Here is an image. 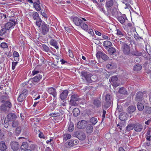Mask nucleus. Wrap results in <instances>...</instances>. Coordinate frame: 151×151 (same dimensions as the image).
Segmentation results:
<instances>
[{
    "mask_svg": "<svg viewBox=\"0 0 151 151\" xmlns=\"http://www.w3.org/2000/svg\"><path fill=\"white\" fill-rule=\"evenodd\" d=\"M73 142L72 141V139L67 141L65 144V147L67 148H70L73 147Z\"/></svg>",
    "mask_w": 151,
    "mask_h": 151,
    "instance_id": "nucleus-24",
    "label": "nucleus"
},
{
    "mask_svg": "<svg viewBox=\"0 0 151 151\" xmlns=\"http://www.w3.org/2000/svg\"><path fill=\"white\" fill-rule=\"evenodd\" d=\"M81 100L77 94H74L71 96L69 104L72 106H77L78 105V101Z\"/></svg>",
    "mask_w": 151,
    "mask_h": 151,
    "instance_id": "nucleus-3",
    "label": "nucleus"
},
{
    "mask_svg": "<svg viewBox=\"0 0 151 151\" xmlns=\"http://www.w3.org/2000/svg\"><path fill=\"white\" fill-rule=\"evenodd\" d=\"M87 122L85 120H82L78 123L77 125V127L80 129H84L87 125Z\"/></svg>",
    "mask_w": 151,
    "mask_h": 151,
    "instance_id": "nucleus-12",
    "label": "nucleus"
},
{
    "mask_svg": "<svg viewBox=\"0 0 151 151\" xmlns=\"http://www.w3.org/2000/svg\"><path fill=\"white\" fill-rule=\"evenodd\" d=\"M68 92L67 90H63L60 94V97L62 100L65 99L67 97Z\"/></svg>",
    "mask_w": 151,
    "mask_h": 151,
    "instance_id": "nucleus-16",
    "label": "nucleus"
},
{
    "mask_svg": "<svg viewBox=\"0 0 151 151\" xmlns=\"http://www.w3.org/2000/svg\"><path fill=\"white\" fill-rule=\"evenodd\" d=\"M113 99L112 97L108 93L105 96V101L104 106L107 108L109 107L111 105V102Z\"/></svg>",
    "mask_w": 151,
    "mask_h": 151,
    "instance_id": "nucleus-7",
    "label": "nucleus"
},
{
    "mask_svg": "<svg viewBox=\"0 0 151 151\" xmlns=\"http://www.w3.org/2000/svg\"><path fill=\"white\" fill-rule=\"evenodd\" d=\"M5 119H6L5 118L4 125L5 128H7L8 127L9 125L8 121L7 120H6Z\"/></svg>",
    "mask_w": 151,
    "mask_h": 151,
    "instance_id": "nucleus-62",
    "label": "nucleus"
},
{
    "mask_svg": "<svg viewBox=\"0 0 151 151\" xmlns=\"http://www.w3.org/2000/svg\"><path fill=\"white\" fill-rule=\"evenodd\" d=\"M48 92L50 94L53 96L54 98L57 96V93L56 89L52 87L49 88L48 89Z\"/></svg>",
    "mask_w": 151,
    "mask_h": 151,
    "instance_id": "nucleus-17",
    "label": "nucleus"
},
{
    "mask_svg": "<svg viewBox=\"0 0 151 151\" xmlns=\"http://www.w3.org/2000/svg\"><path fill=\"white\" fill-rule=\"evenodd\" d=\"M74 130L73 124L72 123H70L68 128V131L70 132H72Z\"/></svg>",
    "mask_w": 151,
    "mask_h": 151,
    "instance_id": "nucleus-49",
    "label": "nucleus"
},
{
    "mask_svg": "<svg viewBox=\"0 0 151 151\" xmlns=\"http://www.w3.org/2000/svg\"><path fill=\"white\" fill-rule=\"evenodd\" d=\"M37 146L36 145L34 144H31L29 146L30 149L32 151H34L37 149Z\"/></svg>",
    "mask_w": 151,
    "mask_h": 151,
    "instance_id": "nucleus-45",
    "label": "nucleus"
},
{
    "mask_svg": "<svg viewBox=\"0 0 151 151\" xmlns=\"http://www.w3.org/2000/svg\"><path fill=\"white\" fill-rule=\"evenodd\" d=\"M118 80V78L116 76H113L111 77L109 79L110 82L113 83V85L114 86L116 87L119 86V84L116 83L115 82Z\"/></svg>",
    "mask_w": 151,
    "mask_h": 151,
    "instance_id": "nucleus-15",
    "label": "nucleus"
},
{
    "mask_svg": "<svg viewBox=\"0 0 151 151\" xmlns=\"http://www.w3.org/2000/svg\"><path fill=\"white\" fill-rule=\"evenodd\" d=\"M42 46L44 51L48 52H51V50L49 47L45 44H42Z\"/></svg>",
    "mask_w": 151,
    "mask_h": 151,
    "instance_id": "nucleus-42",
    "label": "nucleus"
},
{
    "mask_svg": "<svg viewBox=\"0 0 151 151\" xmlns=\"http://www.w3.org/2000/svg\"><path fill=\"white\" fill-rule=\"evenodd\" d=\"M137 108L139 111H142L144 109L143 105L141 103L138 102L137 105Z\"/></svg>",
    "mask_w": 151,
    "mask_h": 151,
    "instance_id": "nucleus-43",
    "label": "nucleus"
},
{
    "mask_svg": "<svg viewBox=\"0 0 151 151\" xmlns=\"http://www.w3.org/2000/svg\"><path fill=\"white\" fill-rule=\"evenodd\" d=\"M73 136L81 140H84L86 137V134L84 132L80 130L74 131L73 133Z\"/></svg>",
    "mask_w": 151,
    "mask_h": 151,
    "instance_id": "nucleus-4",
    "label": "nucleus"
},
{
    "mask_svg": "<svg viewBox=\"0 0 151 151\" xmlns=\"http://www.w3.org/2000/svg\"><path fill=\"white\" fill-rule=\"evenodd\" d=\"M102 55L101 58L103 60L106 61L108 59L109 57L106 54L102 52Z\"/></svg>",
    "mask_w": 151,
    "mask_h": 151,
    "instance_id": "nucleus-54",
    "label": "nucleus"
},
{
    "mask_svg": "<svg viewBox=\"0 0 151 151\" xmlns=\"http://www.w3.org/2000/svg\"><path fill=\"white\" fill-rule=\"evenodd\" d=\"M0 101L2 104H7L9 107H11L12 104L9 101V97L6 92L0 96Z\"/></svg>",
    "mask_w": 151,
    "mask_h": 151,
    "instance_id": "nucleus-2",
    "label": "nucleus"
},
{
    "mask_svg": "<svg viewBox=\"0 0 151 151\" xmlns=\"http://www.w3.org/2000/svg\"><path fill=\"white\" fill-rule=\"evenodd\" d=\"M10 145L11 148L14 151H17L19 149V146L18 143L14 141L11 142Z\"/></svg>",
    "mask_w": 151,
    "mask_h": 151,
    "instance_id": "nucleus-13",
    "label": "nucleus"
},
{
    "mask_svg": "<svg viewBox=\"0 0 151 151\" xmlns=\"http://www.w3.org/2000/svg\"><path fill=\"white\" fill-rule=\"evenodd\" d=\"M108 51L109 54L113 55L116 52V49L114 47H111L108 49Z\"/></svg>",
    "mask_w": 151,
    "mask_h": 151,
    "instance_id": "nucleus-39",
    "label": "nucleus"
},
{
    "mask_svg": "<svg viewBox=\"0 0 151 151\" xmlns=\"http://www.w3.org/2000/svg\"><path fill=\"white\" fill-rule=\"evenodd\" d=\"M0 46L1 47L3 48H7L8 47V46L7 44L5 42H2Z\"/></svg>",
    "mask_w": 151,
    "mask_h": 151,
    "instance_id": "nucleus-58",
    "label": "nucleus"
},
{
    "mask_svg": "<svg viewBox=\"0 0 151 151\" xmlns=\"http://www.w3.org/2000/svg\"><path fill=\"white\" fill-rule=\"evenodd\" d=\"M93 131V126L91 124H89L86 128V132L87 134H90L92 133Z\"/></svg>",
    "mask_w": 151,
    "mask_h": 151,
    "instance_id": "nucleus-22",
    "label": "nucleus"
},
{
    "mask_svg": "<svg viewBox=\"0 0 151 151\" xmlns=\"http://www.w3.org/2000/svg\"><path fill=\"white\" fill-rule=\"evenodd\" d=\"M41 14L46 19L48 17L45 12V11L44 9H42V10L40 11Z\"/></svg>",
    "mask_w": 151,
    "mask_h": 151,
    "instance_id": "nucleus-51",
    "label": "nucleus"
},
{
    "mask_svg": "<svg viewBox=\"0 0 151 151\" xmlns=\"http://www.w3.org/2000/svg\"><path fill=\"white\" fill-rule=\"evenodd\" d=\"M28 145L27 142H23L20 147V149L22 150H25L27 149Z\"/></svg>",
    "mask_w": 151,
    "mask_h": 151,
    "instance_id": "nucleus-38",
    "label": "nucleus"
},
{
    "mask_svg": "<svg viewBox=\"0 0 151 151\" xmlns=\"http://www.w3.org/2000/svg\"><path fill=\"white\" fill-rule=\"evenodd\" d=\"M118 92L119 93L123 94L125 95L128 94L127 91L123 87L120 88Z\"/></svg>",
    "mask_w": 151,
    "mask_h": 151,
    "instance_id": "nucleus-34",
    "label": "nucleus"
},
{
    "mask_svg": "<svg viewBox=\"0 0 151 151\" xmlns=\"http://www.w3.org/2000/svg\"><path fill=\"white\" fill-rule=\"evenodd\" d=\"M142 68V66L139 64H137L134 66V70L135 71H138L140 70Z\"/></svg>",
    "mask_w": 151,
    "mask_h": 151,
    "instance_id": "nucleus-41",
    "label": "nucleus"
},
{
    "mask_svg": "<svg viewBox=\"0 0 151 151\" xmlns=\"http://www.w3.org/2000/svg\"><path fill=\"white\" fill-rule=\"evenodd\" d=\"M62 114L61 112L59 111V112H57V113H51L50 114V115L54 117L59 116H60V118H61V120L63 118V115Z\"/></svg>",
    "mask_w": 151,
    "mask_h": 151,
    "instance_id": "nucleus-26",
    "label": "nucleus"
},
{
    "mask_svg": "<svg viewBox=\"0 0 151 151\" xmlns=\"http://www.w3.org/2000/svg\"><path fill=\"white\" fill-rule=\"evenodd\" d=\"M90 122L93 125L95 124L97 122V119L95 117L91 118L90 120Z\"/></svg>",
    "mask_w": 151,
    "mask_h": 151,
    "instance_id": "nucleus-48",
    "label": "nucleus"
},
{
    "mask_svg": "<svg viewBox=\"0 0 151 151\" xmlns=\"http://www.w3.org/2000/svg\"><path fill=\"white\" fill-rule=\"evenodd\" d=\"M125 113H122L119 116V118L122 121L126 120L127 119V117Z\"/></svg>",
    "mask_w": 151,
    "mask_h": 151,
    "instance_id": "nucleus-25",
    "label": "nucleus"
},
{
    "mask_svg": "<svg viewBox=\"0 0 151 151\" xmlns=\"http://www.w3.org/2000/svg\"><path fill=\"white\" fill-rule=\"evenodd\" d=\"M135 127V124L134 123L129 124L126 127V129L127 131H129L134 129Z\"/></svg>",
    "mask_w": 151,
    "mask_h": 151,
    "instance_id": "nucleus-27",
    "label": "nucleus"
},
{
    "mask_svg": "<svg viewBox=\"0 0 151 151\" xmlns=\"http://www.w3.org/2000/svg\"><path fill=\"white\" fill-rule=\"evenodd\" d=\"M151 132V129L150 128H149L148 130H147V133L146 134V139L147 140H151L150 138L151 135H150V133Z\"/></svg>",
    "mask_w": 151,
    "mask_h": 151,
    "instance_id": "nucleus-32",
    "label": "nucleus"
},
{
    "mask_svg": "<svg viewBox=\"0 0 151 151\" xmlns=\"http://www.w3.org/2000/svg\"><path fill=\"white\" fill-rule=\"evenodd\" d=\"M124 32L122 30H120L119 29H117V35L123 36L124 35Z\"/></svg>",
    "mask_w": 151,
    "mask_h": 151,
    "instance_id": "nucleus-53",
    "label": "nucleus"
},
{
    "mask_svg": "<svg viewBox=\"0 0 151 151\" xmlns=\"http://www.w3.org/2000/svg\"><path fill=\"white\" fill-rule=\"evenodd\" d=\"M18 122L17 121H13L12 122V126L13 127H17L18 125Z\"/></svg>",
    "mask_w": 151,
    "mask_h": 151,
    "instance_id": "nucleus-56",
    "label": "nucleus"
},
{
    "mask_svg": "<svg viewBox=\"0 0 151 151\" xmlns=\"http://www.w3.org/2000/svg\"><path fill=\"white\" fill-rule=\"evenodd\" d=\"M80 111L78 108H76L73 111V115L75 116H78L80 114Z\"/></svg>",
    "mask_w": 151,
    "mask_h": 151,
    "instance_id": "nucleus-35",
    "label": "nucleus"
},
{
    "mask_svg": "<svg viewBox=\"0 0 151 151\" xmlns=\"http://www.w3.org/2000/svg\"><path fill=\"white\" fill-rule=\"evenodd\" d=\"M134 38L138 42H142L144 40L143 38L139 36L138 34L137 35L134 34Z\"/></svg>",
    "mask_w": 151,
    "mask_h": 151,
    "instance_id": "nucleus-36",
    "label": "nucleus"
},
{
    "mask_svg": "<svg viewBox=\"0 0 151 151\" xmlns=\"http://www.w3.org/2000/svg\"><path fill=\"white\" fill-rule=\"evenodd\" d=\"M28 91L26 89L23 90L18 98L17 100L19 102L23 101L28 94Z\"/></svg>",
    "mask_w": 151,
    "mask_h": 151,
    "instance_id": "nucleus-9",
    "label": "nucleus"
},
{
    "mask_svg": "<svg viewBox=\"0 0 151 151\" xmlns=\"http://www.w3.org/2000/svg\"><path fill=\"white\" fill-rule=\"evenodd\" d=\"M18 63L17 62H12V69L13 70H14L15 68V67L16 65H17V64Z\"/></svg>",
    "mask_w": 151,
    "mask_h": 151,
    "instance_id": "nucleus-63",
    "label": "nucleus"
},
{
    "mask_svg": "<svg viewBox=\"0 0 151 151\" xmlns=\"http://www.w3.org/2000/svg\"><path fill=\"white\" fill-rule=\"evenodd\" d=\"M121 48L124 55H128L130 54L131 52L130 46L126 43L122 42Z\"/></svg>",
    "mask_w": 151,
    "mask_h": 151,
    "instance_id": "nucleus-5",
    "label": "nucleus"
},
{
    "mask_svg": "<svg viewBox=\"0 0 151 151\" xmlns=\"http://www.w3.org/2000/svg\"><path fill=\"white\" fill-rule=\"evenodd\" d=\"M10 21L11 22H8L5 25L4 27L7 30L9 29L10 28L13 27L16 24V22L14 20H10Z\"/></svg>",
    "mask_w": 151,
    "mask_h": 151,
    "instance_id": "nucleus-11",
    "label": "nucleus"
},
{
    "mask_svg": "<svg viewBox=\"0 0 151 151\" xmlns=\"http://www.w3.org/2000/svg\"><path fill=\"white\" fill-rule=\"evenodd\" d=\"M42 78V75L40 74L39 75L35 76L32 78V80L34 82H38Z\"/></svg>",
    "mask_w": 151,
    "mask_h": 151,
    "instance_id": "nucleus-33",
    "label": "nucleus"
},
{
    "mask_svg": "<svg viewBox=\"0 0 151 151\" xmlns=\"http://www.w3.org/2000/svg\"><path fill=\"white\" fill-rule=\"evenodd\" d=\"M111 43L109 41H105L104 43V46L107 47L111 46Z\"/></svg>",
    "mask_w": 151,
    "mask_h": 151,
    "instance_id": "nucleus-47",
    "label": "nucleus"
},
{
    "mask_svg": "<svg viewBox=\"0 0 151 151\" xmlns=\"http://www.w3.org/2000/svg\"><path fill=\"white\" fill-rule=\"evenodd\" d=\"M143 113L144 114H150L151 113V107L149 106H145L143 111Z\"/></svg>",
    "mask_w": 151,
    "mask_h": 151,
    "instance_id": "nucleus-29",
    "label": "nucleus"
},
{
    "mask_svg": "<svg viewBox=\"0 0 151 151\" xmlns=\"http://www.w3.org/2000/svg\"><path fill=\"white\" fill-rule=\"evenodd\" d=\"M21 128L20 127H18L16 129L15 134L16 135H19L21 133Z\"/></svg>",
    "mask_w": 151,
    "mask_h": 151,
    "instance_id": "nucleus-55",
    "label": "nucleus"
},
{
    "mask_svg": "<svg viewBox=\"0 0 151 151\" xmlns=\"http://www.w3.org/2000/svg\"><path fill=\"white\" fill-rule=\"evenodd\" d=\"M16 118V115L13 113H9L7 115V118L9 121H14Z\"/></svg>",
    "mask_w": 151,
    "mask_h": 151,
    "instance_id": "nucleus-19",
    "label": "nucleus"
},
{
    "mask_svg": "<svg viewBox=\"0 0 151 151\" xmlns=\"http://www.w3.org/2000/svg\"><path fill=\"white\" fill-rule=\"evenodd\" d=\"M144 93H143L142 91H139L137 92L135 95V100L137 101H142L144 97H147L146 94L145 95Z\"/></svg>",
    "mask_w": 151,
    "mask_h": 151,
    "instance_id": "nucleus-8",
    "label": "nucleus"
},
{
    "mask_svg": "<svg viewBox=\"0 0 151 151\" xmlns=\"http://www.w3.org/2000/svg\"><path fill=\"white\" fill-rule=\"evenodd\" d=\"M143 128V125L139 123L135 124L134 130L137 132H139L142 131Z\"/></svg>",
    "mask_w": 151,
    "mask_h": 151,
    "instance_id": "nucleus-14",
    "label": "nucleus"
},
{
    "mask_svg": "<svg viewBox=\"0 0 151 151\" xmlns=\"http://www.w3.org/2000/svg\"><path fill=\"white\" fill-rule=\"evenodd\" d=\"M81 74L82 76V78L83 80H86L87 83L90 82L91 73L85 71L82 72Z\"/></svg>",
    "mask_w": 151,
    "mask_h": 151,
    "instance_id": "nucleus-6",
    "label": "nucleus"
},
{
    "mask_svg": "<svg viewBox=\"0 0 151 151\" xmlns=\"http://www.w3.org/2000/svg\"><path fill=\"white\" fill-rule=\"evenodd\" d=\"M117 19L120 23L122 24L124 23L125 22V19L124 17L122 16L118 17Z\"/></svg>",
    "mask_w": 151,
    "mask_h": 151,
    "instance_id": "nucleus-50",
    "label": "nucleus"
},
{
    "mask_svg": "<svg viewBox=\"0 0 151 151\" xmlns=\"http://www.w3.org/2000/svg\"><path fill=\"white\" fill-rule=\"evenodd\" d=\"M131 53L133 55H134L137 56H141L142 55L141 52H139L138 50H134L132 51L131 52Z\"/></svg>",
    "mask_w": 151,
    "mask_h": 151,
    "instance_id": "nucleus-28",
    "label": "nucleus"
},
{
    "mask_svg": "<svg viewBox=\"0 0 151 151\" xmlns=\"http://www.w3.org/2000/svg\"><path fill=\"white\" fill-rule=\"evenodd\" d=\"M32 17L34 20L36 21L39 20V19L40 18L39 16V14L37 12H35L33 13Z\"/></svg>",
    "mask_w": 151,
    "mask_h": 151,
    "instance_id": "nucleus-40",
    "label": "nucleus"
},
{
    "mask_svg": "<svg viewBox=\"0 0 151 151\" xmlns=\"http://www.w3.org/2000/svg\"><path fill=\"white\" fill-rule=\"evenodd\" d=\"M50 43L51 45L54 46L56 49H58V47L57 45L58 43L55 40L53 39L51 40H50Z\"/></svg>",
    "mask_w": 151,
    "mask_h": 151,
    "instance_id": "nucleus-37",
    "label": "nucleus"
},
{
    "mask_svg": "<svg viewBox=\"0 0 151 151\" xmlns=\"http://www.w3.org/2000/svg\"><path fill=\"white\" fill-rule=\"evenodd\" d=\"M42 22V20L40 18L39 19V20L37 21L36 22V25L37 26L39 27H40Z\"/></svg>",
    "mask_w": 151,
    "mask_h": 151,
    "instance_id": "nucleus-59",
    "label": "nucleus"
},
{
    "mask_svg": "<svg viewBox=\"0 0 151 151\" xmlns=\"http://www.w3.org/2000/svg\"><path fill=\"white\" fill-rule=\"evenodd\" d=\"M73 21L77 26H81L84 30L87 31L88 29V25L84 22L82 20L78 17H76L73 18Z\"/></svg>",
    "mask_w": 151,
    "mask_h": 151,
    "instance_id": "nucleus-1",
    "label": "nucleus"
},
{
    "mask_svg": "<svg viewBox=\"0 0 151 151\" xmlns=\"http://www.w3.org/2000/svg\"><path fill=\"white\" fill-rule=\"evenodd\" d=\"M72 141L73 142V146H74V145H76L78 144L79 143V141L78 139H75L74 140L72 139Z\"/></svg>",
    "mask_w": 151,
    "mask_h": 151,
    "instance_id": "nucleus-64",
    "label": "nucleus"
},
{
    "mask_svg": "<svg viewBox=\"0 0 151 151\" xmlns=\"http://www.w3.org/2000/svg\"><path fill=\"white\" fill-rule=\"evenodd\" d=\"M7 107L10 108L11 107H8L7 104H2L0 106V110L4 111H5L7 110Z\"/></svg>",
    "mask_w": 151,
    "mask_h": 151,
    "instance_id": "nucleus-31",
    "label": "nucleus"
},
{
    "mask_svg": "<svg viewBox=\"0 0 151 151\" xmlns=\"http://www.w3.org/2000/svg\"><path fill=\"white\" fill-rule=\"evenodd\" d=\"M7 148L5 143L4 141L0 142V150L2 151H6Z\"/></svg>",
    "mask_w": 151,
    "mask_h": 151,
    "instance_id": "nucleus-20",
    "label": "nucleus"
},
{
    "mask_svg": "<svg viewBox=\"0 0 151 151\" xmlns=\"http://www.w3.org/2000/svg\"><path fill=\"white\" fill-rule=\"evenodd\" d=\"M102 54V52L101 51H99L97 52L96 55V57L98 58H101Z\"/></svg>",
    "mask_w": 151,
    "mask_h": 151,
    "instance_id": "nucleus-60",
    "label": "nucleus"
},
{
    "mask_svg": "<svg viewBox=\"0 0 151 151\" xmlns=\"http://www.w3.org/2000/svg\"><path fill=\"white\" fill-rule=\"evenodd\" d=\"M49 31V26L43 22L41 25V33L45 35Z\"/></svg>",
    "mask_w": 151,
    "mask_h": 151,
    "instance_id": "nucleus-10",
    "label": "nucleus"
},
{
    "mask_svg": "<svg viewBox=\"0 0 151 151\" xmlns=\"http://www.w3.org/2000/svg\"><path fill=\"white\" fill-rule=\"evenodd\" d=\"M97 79V76L95 75H91V80L90 83H91L92 81H95Z\"/></svg>",
    "mask_w": 151,
    "mask_h": 151,
    "instance_id": "nucleus-46",
    "label": "nucleus"
},
{
    "mask_svg": "<svg viewBox=\"0 0 151 151\" xmlns=\"http://www.w3.org/2000/svg\"><path fill=\"white\" fill-rule=\"evenodd\" d=\"M127 39L131 44L132 45L135 44V42L134 40L132 39L131 37H128Z\"/></svg>",
    "mask_w": 151,
    "mask_h": 151,
    "instance_id": "nucleus-57",
    "label": "nucleus"
},
{
    "mask_svg": "<svg viewBox=\"0 0 151 151\" xmlns=\"http://www.w3.org/2000/svg\"><path fill=\"white\" fill-rule=\"evenodd\" d=\"M71 137V135L69 134H65L63 136V139L65 141L70 139Z\"/></svg>",
    "mask_w": 151,
    "mask_h": 151,
    "instance_id": "nucleus-44",
    "label": "nucleus"
},
{
    "mask_svg": "<svg viewBox=\"0 0 151 151\" xmlns=\"http://www.w3.org/2000/svg\"><path fill=\"white\" fill-rule=\"evenodd\" d=\"M7 29L5 27L2 28L0 31V35L2 36L6 32Z\"/></svg>",
    "mask_w": 151,
    "mask_h": 151,
    "instance_id": "nucleus-52",
    "label": "nucleus"
},
{
    "mask_svg": "<svg viewBox=\"0 0 151 151\" xmlns=\"http://www.w3.org/2000/svg\"><path fill=\"white\" fill-rule=\"evenodd\" d=\"M114 64L113 63H111L110 64H108L106 65V67L107 68L112 69L113 68V66Z\"/></svg>",
    "mask_w": 151,
    "mask_h": 151,
    "instance_id": "nucleus-61",
    "label": "nucleus"
},
{
    "mask_svg": "<svg viewBox=\"0 0 151 151\" xmlns=\"http://www.w3.org/2000/svg\"><path fill=\"white\" fill-rule=\"evenodd\" d=\"M100 98L95 99L93 100V104L97 108H99L101 106V102Z\"/></svg>",
    "mask_w": 151,
    "mask_h": 151,
    "instance_id": "nucleus-18",
    "label": "nucleus"
},
{
    "mask_svg": "<svg viewBox=\"0 0 151 151\" xmlns=\"http://www.w3.org/2000/svg\"><path fill=\"white\" fill-rule=\"evenodd\" d=\"M114 4L113 0H110L106 1L105 6L107 9L113 6Z\"/></svg>",
    "mask_w": 151,
    "mask_h": 151,
    "instance_id": "nucleus-21",
    "label": "nucleus"
},
{
    "mask_svg": "<svg viewBox=\"0 0 151 151\" xmlns=\"http://www.w3.org/2000/svg\"><path fill=\"white\" fill-rule=\"evenodd\" d=\"M127 111L129 114H131L136 110V107L134 106H130L127 109Z\"/></svg>",
    "mask_w": 151,
    "mask_h": 151,
    "instance_id": "nucleus-23",
    "label": "nucleus"
},
{
    "mask_svg": "<svg viewBox=\"0 0 151 151\" xmlns=\"http://www.w3.org/2000/svg\"><path fill=\"white\" fill-rule=\"evenodd\" d=\"M33 6L37 11H40L43 9L41 8L39 4L36 2L33 3Z\"/></svg>",
    "mask_w": 151,
    "mask_h": 151,
    "instance_id": "nucleus-30",
    "label": "nucleus"
}]
</instances>
